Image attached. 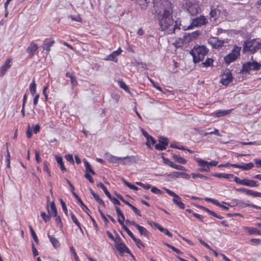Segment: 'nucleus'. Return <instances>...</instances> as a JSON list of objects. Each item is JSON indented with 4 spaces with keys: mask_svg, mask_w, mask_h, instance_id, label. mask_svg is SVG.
<instances>
[{
    "mask_svg": "<svg viewBox=\"0 0 261 261\" xmlns=\"http://www.w3.org/2000/svg\"><path fill=\"white\" fill-rule=\"evenodd\" d=\"M164 11L157 14L159 25L161 31L167 30L168 34L175 33L176 30H180V24L177 21L174 22L172 15V8L168 7L164 8Z\"/></svg>",
    "mask_w": 261,
    "mask_h": 261,
    "instance_id": "nucleus-1",
    "label": "nucleus"
},
{
    "mask_svg": "<svg viewBox=\"0 0 261 261\" xmlns=\"http://www.w3.org/2000/svg\"><path fill=\"white\" fill-rule=\"evenodd\" d=\"M29 229L30 230L31 236H32L33 239H34V241L36 243H38L39 240H38V237L31 225L29 226Z\"/></svg>",
    "mask_w": 261,
    "mask_h": 261,
    "instance_id": "nucleus-41",
    "label": "nucleus"
},
{
    "mask_svg": "<svg viewBox=\"0 0 261 261\" xmlns=\"http://www.w3.org/2000/svg\"><path fill=\"white\" fill-rule=\"evenodd\" d=\"M155 5L160 4L161 9L171 7V3L168 0H153Z\"/></svg>",
    "mask_w": 261,
    "mask_h": 261,
    "instance_id": "nucleus-18",
    "label": "nucleus"
},
{
    "mask_svg": "<svg viewBox=\"0 0 261 261\" xmlns=\"http://www.w3.org/2000/svg\"><path fill=\"white\" fill-rule=\"evenodd\" d=\"M183 8L191 15L194 16L197 14L198 13V5L190 1H186L185 3L183 5Z\"/></svg>",
    "mask_w": 261,
    "mask_h": 261,
    "instance_id": "nucleus-7",
    "label": "nucleus"
},
{
    "mask_svg": "<svg viewBox=\"0 0 261 261\" xmlns=\"http://www.w3.org/2000/svg\"><path fill=\"white\" fill-rule=\"evenodd\" d=\"M148 224L150 225L151 227H154L158 228V229H159L160 227H161V226L160 224L152 221H148Z\"/></svg>",
    "mask_w": 261,
    "mask_h": 261,
    "instance_id": "nucleus-62",
    "label": "nucleus"
},
{
    "mask_svg": "<svg viewBox=\"0 0 261 261\" xmlns=\"http://www.w3.org/2000/svg\"><path fill=\"white\" fill-rule=\"evenodd\" d=\"M73 196L75 197L76 199L79 202L82 210L85 211L87 214H89V212H90L89 208L86 206L84 203L83 202L81 198L76 194V193H73Z\"/></svg>",
    "mask_w": 261,
    "mask_h": 261,
    "instance_id": "nucleus-20",
    "label": "nucleus"
},
{
    "mask_svg": "<svg viewBox=\"0 0 261 261\" xmlns=\"http://www.w3.org/2000/svg\"><path fill=\"white\" fill-rule=\"evenodd\" d=\"M246 231L250 234H257L259 235H261V230H258L255 227H246Z\"/></svg>",
    "mask_w": 261,
    "mask_h": 261,
    "instance_id": "nucleus-32",
    "label": "nucleus"
},
{
    "mask_svg": "<svg viewBox=\"0 0 261 261\" xmlns=\"http://www.w3.org/2000/svg\"><path fill=\"white\" fill-rule=\"evenodd\" d=\"M173 202L179 208L181 209L185 208V204L181 202V198L179 196L177 195L175 198H173Z\"/></svg>",
    "mask_w": 261,
    "mask_h": 261,
    "instance_id": "nucleus-26",
    "label": "nucleus"
},
{
    "mask_svg": "<svg viewBox=\"0 0 261 261\" xmlns=\"http://www.w3.org/2000/svg\"><path fill=\"white\" fill-rule=\"evenodd\" d=\"M227 12L222 4L213 5L211 7L210 13V18H213L214 20L220 17L226 16Z\"/></svg>",
    "mask_w": 261,
    "mask_h": 261,
    "instance_id": "nucleus-3",
    "label": "nucleus"
},
{
    "mask_svg": "<svg viewBox=\"0 0 261 261\" xmlns=\"http://www.w3.org/2000/svg\"><path fill=\"white\" fill-rule=\"evenodd\" d=\"M124 160L120 162L122 165H125L130 162H136V157L135 156H126L125 157H117L112 155L110 158V161L113 163H116L118 161Z\"/></svg>",
    "mask_w": 261,
    "mask_h": 261,
    "instance_id": "nucleus-10",
    "label": "nucleus"
},
{
    "mask_svg": "<svg viewBox=\"0 0 261 261\" xmlns=\"http://www.w3.org/2000/svg\"><path fill=\"white\" fill-rule=\"evenodd\" d=\"M115 208L118 217V221L120 225H122L125 220L124 216L119 207L116 206Z\"/></svg>",
    "mask_w": 261,
    "mask_h": 261,
    "instance_id": "nucleus-22",
    "label": "nucleus"
},
{
    "mask_svg": "<svg viewBox=\"0 0 261 261\" xmlns=\"http://www.w3.org/2000/svg\"><path fill=\"white\" fill-rule=\"evenodd\" d=\"M30 92L32 95H34L36 91V84L35 80L33 79L32 83L30 85Z\"/></svg>",
    "mask_w": 261,
    "mask_h": 261,
    "instance_id": "nucleus-40",
    "label": "nucleus"
},
{
    "mask_svg": "<svg viewBox=\"0 0 261 261\" xmlns=\"http://www.w3.org/2000/svg\"><path fill=\"white\" fill-rule=\"evenodd\" d=\"M234 181L240 185L248 186L250 187H258V186L257 182L255 180L248 179L247 178L241 179L236 176L234 177Z\"/></svg>",
    "mask_w": 261,
    "mask_h": 261,
    "instance_id": "nucleus-11",
    "label": "nucleus"
},
{
    "mask_svg": "<svg viewBox=\"0 0 261 261\" xmlns=\"http://www.w3.org/2000/svg\"><path fill=\"white\" fill-rule=\"evenodd\" d=\"M261 68V64L257 62L252 60V61L247 62L242 65V68L240 71L242 73H249L250 71H258Z\"/></svg>",
    "mask_w": 261,
    "mask_h": 261,
    "instance_id": "nucleus-4",
    "label": "nucleus"
},
{
    "mask_svg": "<svg viewBox=\"0 0 261 261\" xmlns=\"http://www.w3.org/2000/svg\"><path fill=\"white\" fill-rule=\"evenodd\" d=\"M47 236L54 248L57 249L60 247V243L56 238L50 235L49 233H47Z\"/></svg>",
    "mask_w": 261,
    "mask_h": 261,
    "instance_id": "nucleus-25",
    "label": "nucleus"
},
{
    "mask_svg": "<svg viewBox=\"0 0 261 261\" xmlns=\"http://www.w3.org/2000/svg\"><path fill=\"white\" fill-rule=\"evenodd\" d=\"M201 34L200 31H196L192 33H188L185 34L184 36V40L186 42H189L196 38H197Z\"/></svg>",
    "mask_w": 261,
    "mask_h": 261,
    "instance_id": "nucleus-15",
    "label": "nucleus"
},
{
    "mask_svg": "<svg viewBox=\"0 0 261 261\" xmlns=\"http://www.w3.org/2000/svg\"><path fill=\"white\" fill-rule=\"evenodd\" d=\"M241 47L236 45L233 46L231 51L224 57L225 63L227 65L230 64L231 62L236 61L240 56V51Z\"/></svg>",
    "mask_w": 261,
    "mask_h": 261,
    "instance_id": "nucleus-5",
    "label": "nucleus"
},
{
    "mask_svg": "<svg viewBox=\"0 0 261 261\" xmlns=\"http://www.w3.org/2000/svg\"><path fill=\"white\" fill-rule=\"evenodd\" d=\"M55 43V41L51 39H46L44 41L43 48L47 51L50 50V47Z\"/></svg>",
    "mask_w": 261,
    "mask_h": 261,
    "instance_id": "nucleus-19",
    "label": "nucleus"
},
{
    "mask_svg": "<svg viewBox=\"0 0 261 261\" xmlns=\"http://www.w3.org/2000/svg\"><path fill=\"white\" fill-rule=\"evenodd\" d=\"M213 60L211 58H207L206 61L204 62H202L201 64V66H202L203 67H208L210 66H213Z\"/></svg>",
    "mask_w": 261,
    "mask_h": 261,
    "instance_id": "nucleus-35",
    "label": "nucleus"
},
{
    "mask_svg": "<svg viewBox=\"0 0 261 261\" xmlns=\"http://www.w3.org/2000/svg\"><path fill=\"white\" fill-rule=\"evenodd\" d=\"M133 240L136 243L138 248H141V247H145L144 244L140 239H137L135 237V238H134Z\"/></svg>",
    "mask_w": 261,
    "mask_h": 261,
    "instance_id": "nucleus-47",
    "label": "nucleus"
},
{
    "mask_svg": "<svg viewBox=\"0 0 261 261\" xmlns=\"http://www.w3.org/2000/svg\"><path fill=\"white\" fill-rule=\"evenodd\" d=\"M231 111L232 109L227 110H218L215 112L214 114L217 117H220L229 114Z\"/></svg>",
    "mask_w": 261,
    "mask_h": 261,
    "instance_id": "nucleus-30",
    "label": "nucleus"
},
{
    "mask_svg": "<svg viewBox=\"0 0 261 261\" xmlns=\"http://www.w3.org/2000/svg\"><path fill=\"white\" fill-rule=\"evenodd\" d=\"M192 176L193 178L199 177V178H202L204 180H206L208 178V177L207 176H205L202 174H200L199 173H193V174H192Z\"/></svg>",
    "mask_w": 261,
    "mask_h": 261,
    "instance_id": "nucleus-50",
    "label": "nucleus"
},
{
    "mask_svg": "<svg viewBox=\"0 0 261 261\" xmlns=\"http://www.w3.org/2000/svg\"><path fill=\"white\" fill-rule=\"evenodd\" d=\"M56 159L57 163L60 166L61 171L63 172H65L66 171V169L64 166V164L62 158L61 156H56Z\"/></svg>",
    "mask_w": 261,
    "mask_h": 261,
    "instance_id": "nucleus-28",
    "label": "nucleus"
},
{
    "mask_svg": "<svg viewBox=\"0 0 261 261\" xmlns=\"http://www.w3.org/2000/svg\"><path fill=\"white\" fill-rule=\"evenodd\" d=\"M167 177L173 179H175L179 177L185 179H189L190 178V175L186 172L174 171L168 174Z\"/></svg>",
    "mask_w": 261,
    "mask_h": 261,
    "instance_id": "nucleus-14",
    "label": "nucleus"
},
{
    "mask_svg": "<svg viewBox=\"0 0 261 261\" xmlns=\"http://www.w3.org/2000/svg\"><path fill=\"white\" fill-rule=\"evenodd\" d=\"M165 245L169 248L171 249L173 251L176 252L177 254H181V252L178 249L175 248V247L171 246L167 243L165 244Z\"/></svg>",
    "mask_w": 261,
    "mask_h": 261,
    "instance_id": "nucleus-52",
    "label": "nucleus"
},
{
    "mask_svg": "<svg viewBox=\"0 0 261 261\" xmlns=\"http://www.w3.org/2000/svg\"><path fill=\"white\" fill-rule=\"evenodd\" d=\"M71 19L73 21H77V22H82V18L79 15H76V16H73V15H71L70 16Z\"/></svg>",
    "mask_w": 261,
    "mask_h": 261,
    "instance_id": "nucleus-60",
    "label": "nucleus"
},
{
    "mask_svg": "<svg viewBox=\"0 0 261 261\" xmlns=\"http://www.w3.org/2000/svg\"><path fill=\"white\" fill-rule=\"evenodd\" d=\"M136 184L144 188L145 189H149L151 188V186L149 184L145 185L141 182H137Z\"/></svg>",
    "mask_w": 261,
    "mask_h": 261,
    "instance_id": "nucleus-58",
    "label": "nucleus"
},
{
    "mask_svg": "<svg viewBox=\"0 0 261 261\" xmlns=\"http://www.w3.org/2000/svg\"><path fill=\"white\" fill-rule=\"evenodd\" d=\"M254 167V164L251 163H248L245 164L244 165H241V169L244 170H248L249 169H251Z\"/></svg>",
    "mask_w": 261,
    "mask_h": 261,
    "instance_id": "nucleus-39",
    "label": "nucleus"
},
{
    "mask_svg": "<svg viewBox=\"0 0 261 261\" xmlns=\"http://www.w3.org/2000/svg\"><path fill=\"white\" fill-rule=\"evenodd\" d=\"M243 52H250L251 54H254L258 50L257 42L255 39L247 40L243 44Z\"/></svg>",
    "mask_w": 261,
    "mask_h": 261,
    "instance_id": "nucleus-6",
    "label": "nucleus"
},
{
    "mask_svg": "<svg viewBox=\"0 0 261 261\" xmlns=\"http://www.w3.org/2000/svg\"><path fill=\"white\" fill-rule=\"evenodd\" d=\"M48 214L51 216L57 217V210L56 207L55 203L54 201H52L50 203V210L47 209Z\"/></svg>",
    "mask_w": 261,
    "mask_h": 261,
    "instance_id": "nucleus-24",
    "label": "nucleus"
},
{
    "mask_svg": "<svg viewBox=\"0 0 261 261\" xmlns=\"http://www.w3.org/2000/svg\"><path fill=\"white\" fill-rule=\"evenodd\" d=\"M66 76L70 78V83L73 87L76 86L77 85V82L73 72H67L66 73Z\"/></svg>",
    "mask_w": 261,
    "mask_h": 261,
    "instance_id": "nucleus-23",
    "label": "nucleus"
},
{
    "mask_svg": "<svg viewBox=\"0 0 261 261\" xmlns=\"http://www.w3.org/2000/svg\"><path fill=\"white\" fill-rule=\"evenodd\" d=\"M137 229L141 236H143L147 238L149 237V233L145 227L139 225Z\"/></svg>",
    "mask_w": 261,
    "mask_h": 261,
    "instance_id": "nucleus-31",
    "label": "nucleus"
},
{
    "mask_svg": "<svg viewBox=\"0 0 261 261\" xmlns=\"http://www.w3.org/2000/svg\"><path fill=\"white\" fill-rule=\"evenodd\" d=\"M206 19L204 16L200 15L192 20L190 24L187 28L183 27L184 30L192 29L194 27H199L206 23Z\"/></svg>",
    "mask_w": 261,
    "mask_h": 261,
    "instance_id": "nucleus-8",
    "label": "nucleus"
},
{
    "mask_svg": "<svg viewBox=\"0 0 261 261\" xmlns=\"http://www.w3.org/2000/svg\"><path fill=\"white\" fill-rule=\"evenodd\" d=\"M213 176L220 178H224L226 179H229L234 177L233 174L226 173H214L213 174Z\"/></svg>",
    "mask_w": 261,
    "mask_h": 261,
    "instance_id": "nucleus-27",
    "label": "nucleus"
},
{
    "mask_svg": "<svg viewBox=\"0 0 261 261\" xmlns=\"http://www.w3.org/2000/svg\"><path fill=\"white\" fill-rule=\"evenodd\" d=\"M249 203H246L242 200H239L238 202V206L239 207L243 208V207L249 206Z\"/></svg>",
    "mask_w": 261,
    "mask_h": 261,
    "instance_id": "nucleus-54",
    "label": "nucleus"
},
{
    "mask_svg": "<svg viewBox=\"0 0 261 261\" xmlns=\"http://www.w3.org/2000/svg\"><path fill=\"white\" fill-rule=\"evenodd\" d=\"M172 168L175 169H177V170H181V171H185L186 170V168L185 167L181 166V165H176V164H173V166L172 167Z\"/></svg>",
    "mask_w": 261,
    "mask_h": 261,
    "instance_id": "nucleus-63",
    "label": "nucleus"
},
{
    "mask_svg": "<svg viewBox=\"0 0 261 261\" xmlns=\"http://www.w3.org/2000/svg\"><path fill=\"white\" fill-rule=\"evenodd\" d=\"M156 143L155 140L151 136L148 137V139H147V142H146V145L148 148L151 147V144L154 145Z\"/></svg>",
    "mask_w": 261,
    "mask_h": 261,
    "instance_id": "nucleus-38",
    "label": "nucleus"
},
{
    "mask_svg": "<svg viewBox=\"0 0 261 261\" xmlns=\"http://www.w3.org/2000/svg\"><path fill=\"white\" fill-rule=\"evenodd\" d=\"M38 48V46L37 44L31 42L30 46L27 48V52L29 54L30 57H33Z\"/></svg>",
    "mask_w": 261,
    "mask_h": 261,
    "instance_id": "nucleus-17",
    "label": "nucleus"
},
{
    "mask_svg": "<svg viewBox=\"0 0 261 261\" xmlns=\"http://www.w3.org/2000/svg\"><path fill=\"white\" fill-rule=\"evenodd\" d=\"M97 186L98 187H99V188H101L103 190V191L105 194L106 195V196L108 198H110V196L111 195V194L108 191V190L107 189L106 187L105 186V185L102 182L98 183L97 184Z\"/></svg>",
    "mask_w": 261,
    "mask_h": 261,
    "instance_id": "nucleus-36",
    "label": "nucleus"
},
{
    "mask_svg": "<svg viewBox=\"0 0 261 261\" xmlns=\"http://www.w3.org/2000/svg\"><path fill=\"white\" fill-rule=\"evenodd\" d=\"M154 148L158 150H164L166 149V147L160 143H158L155 145Z\"/></svg>",
    "mask_w": 261,
    "mask_h": 261,
    "instance_id": "nucleus-55",
    "label": "nucleus"
},
{
    "mask_svg": "<svg viewBox=\"0 0 261 261\" xmlns=\"http://www.w3.org/2000/svg\"><path fill=\"white\" fill-rule=\"evenodd\" d=\"M117 56L115 55V54L113 52L112 54H111L110 55H109L106 60H109V61H114L115 62H117Z\"/></svg>",
    "mask_w": 261,
    "mask_h": 261,
    "instance_id": "nucleus-45",
    "label": "nucleus"
},
{
    "mask_svg": "<svg viewBox=\"0 0 261 261\" xmlns=\"http://www.w3.org/2000/svg\"><path fill=\"white\" fill-rule=\"evenodd\" d=\"M232 80V76L230 71L228 70H225L221 75L220 82L222 85L227 86Z\"/></svg>",
    "mask_w": 261,
    "mask_h": 261,
    "instance_id": "nucleus-12",
    "label": "nucleus"
},
{
    "mask_svg": "<svg viewBox=\"0 0 261 261\" xmlns=\"http://www.w3.org/2000/svg\"><path fill=\"white\" fill-rule=\"evenodd\" d=\"M65 159L67 161L70 162L72 164H74V160L72 154H68L65 155Z\"/></svg>",
    "mask_w": 261,
    "mask_h": 261,
    "instance_id": "nucleus-64",
    "label": "nucleus"
},
{
    "mask_svg": "<svg viewBox=\"0 0 261 261\" xmlns=\"http://www.w3.org/2000/svg\"><path fill=\"white\" fill-rule=\"evenodd\" d=\"M136 2L140 5L141 9H146L148 6L147 0H136Z\"/></svg>",
    "mask_w": 261,
    "mask_h": 261,
    "instance_id": "nucleus-33",
    "label": "nucleus"
},
{
    "mask_svg": "<svg viewBox=\"0 0 261 261\" xmlns=\"http://www.w3.org/2000/svg\"><path fill=\"white\" fill-rule=\"evenodd\" d=\"M172 157L174 160L178 163L186 164L187 162L186 160L184 159L179 155L173 153Z\"/></svg>",
    "mask_w": 261,
    "mask_h": 261,
    "instance_id": "nucleus-29",
    "label": "nucleus"
},
{
    "mask_svg": "<svg viewBox=\"0 0 261 261\" xmlns=\"http://www.w3.org/2000/svg\"><path fill=\"white\" fill-rule=\"evenodd\" d=\"M117 83L120 86V88L124 90L126 92H129V90L128 87L126 85L124 82H123L122 80H118L117 81Z\"/></svg>",
    "mask_w": 261,
    "mask_h": 261,
    "instance_id": "nucleus-34",
    "label": "nucleus"
},
{
    "mask_svg": "<svg viewBox=\"0 0 261 261\" xmlns=\"http://www.w3.org/2000/svg\"><path fill=\"white\" fill-rule=\"evenodd\" d=\"M122 227V228L126 231V232L127 233L128 236L133 240L134 238H135V237L133 234V233L132 232V231L124 224V223H123L122 225H121Z\"/></svg>",
    "mask_w": 261,
    "mask_h": 261,
    "instance_id": "nucleus-44",
    "label": "nucleus"
},
{
    "mask_svg": "<svg viewBox=\"0 0 261 261\" xmlns=\"http://www.w3.org/2000/svg\"><path fill=\"white\" fill-rule=\"evenodd\" d=\"M56 217V220H55L56 223H57V225H59V226L61 228H62L63 227V224L62 223V221H61L60 217L58 216V215H57V217Z\"/></svg>",
    "mask_w": 261,
    "mask_h": 261,
    "instance_id": "nucleus-61",
    "label": "nucleus"
},
{
    "mask_svg": "<svg viewBox=\"0 0 261 261\" xmlns=\"http://www.w3.org/2000/svg\"><path fill=\"white\" fill-rule=\"evenodd\" d=\"M159 143L167 147L168 145L169 142L168 139L167 138L164 137H160L158 140Z\"/></svg>",
    "mask_w": 261,
    "mask_h": 261,
    "instance_id": "nucleus-37",
    "label": "nucleus"
},
{
    "mask_svg": "<svg viewBox=\"0 0 261 261\" xmlns=\"http://www.w3.org/2000/svg\"><path fill=\"white\" fill-rule=\"evenodd\" d=\"M195 160L200 167H207L208 169H210V166H216L218 164V162L216 161H212L210 162H208L199 158H196Z\"/></svg>",
    "mask_w": 261,
    "mask_h": 261,
    "instance_id": "nucleus-13",
    "label": "nucleus"
},
{
    "mask_svg": "<svg viewBox=\"0 0 261 261\" xmlns=\"http://www.w3.org/2000/svg\"><path fill=\"white\" fill-rule=\"evenodd\" d=\"M208 51V49L205 46L196 45L190 51V54L193 57V62L199 63L203 60Z\"/></svg>",
    "mask_w": 261,
    "mask_h": 261,
    "instance_id": "nucleus-2",
    "label": "nucleus"
},
{
    "mask_svg": "<svg viewBox=\"0 0 261 261\" xmlns=\"http://www.w3.org/2000/svg\"><path fill=\"white\" fill-rule=\"evenodd\" d=\"M95 200L100 204L105 206V204L104 201L99 197L98 195H97L94 197Z\"/></svg>",
    "mask_w": 261,
    "mask_h": 261,
    "instance_id": "nucleus-56",
    "label": "nucleus"
},
{
    "mask_svg": "<svg viewBox=\"0 0 261 261\" xmlns=\"http://www.w3.org/2000/svg\"><path fill=\"white\" fill-rule=\"evenodd\" d=\"M70 216L73 222L78 226V227L80 229L81 231H82L81 224L79 222L78 220L77 219L75 215L72 213V212H70Z\"/></svg>",
    "mask_w": 261,
    "mask_h": 261,
    "instance_id": "nucleus-42",
    "label": "nucleus"
},
{
    "mask_svg": "<svg viewBox=\"0 0 261 261\" xmlns=\"http://www.w3.org/2000/svg\"><path fill=\"white\" fill-rule=\"evenodd\" d=\"M130 208L132 209V210L134 211V212L135 213L136 215L139 216H142V214H141L140 211L136 207H135V206L132 205L130 206Z\"/></svg>",
    "mask_w": 261,
    "mask_h": 261,
    "instance_id": "nucleus-59",
    "label": "nucleus"
},
{
    "mask_svg": "<svg viewBox=\"0 0 261 261\" xmlns=\"http://www.w3.org/2000/svg\"><path fill=\"white\" fill-rule=\"evenodd\" d=\"M60 202H61L62 209H63L64 213L66 215H67L68 210H67V208L66 207L65 202L62 199H60Z\"/></svg>",
    "mask_w": 261,
    "mask_h": 261,
    "instance_id": "nucleus-53",
    "label": "nucleus"
},
{
    "mask_svg": "<svg viewBox=\"0 0 261 261\" xmlns=\"http://www.w3.org/2000/svg\"><path fill=\"white\" fill-rule=\"evenodd\" d=\"M164 163L169 166L170 167H172L173 166V163L170 161L168 159L163 157V158Z\"/></svg>",
    "mask_w": 261,
    "mask_h": 261,
    "instance_id": "nucleus-57",
    "label": "nucleus"
},
{
    "mask_svg": "<svg viewBox=\"0 0 261 261\" xmlns=\"http://www.w3.org/2000/svg\"><path fill=\"white\" fill-rule=\"evenodd\" d=\"M41 217L45 222H47L49 221L51 216L49 214L47 215L45 212H42Z\"/></svg>",
    "mask_w": 261,
    "mask_h": 261,
    "instance_id": "nucleus-48",
    "label": "nucleus"
},
{
    "mask_svg": "<svg viewBox=\"0 0 261 261\" xmlns=\"http://www.w3.org/2000/svg\"><path fill=\"white\" fill-rule=\"evenodd\" d=\"M162 232L165 233L169 237H172V234L166 228H163L162 226L160 227L159 229Z\"/></svg>",
    "mask_w": 261,
    "mask_h": 261,
    "instance_id": "nucleus-46",
    "label": "nucleus"
},
{
    "mask_svg": "<svg viewBox=\"0 0 261 261\" xmlns=\"http://www.w3.org/2000/svg\"><path fill=\"white\" fill-rule=\"evenodd\" d=\"M151 191L154 193V194H158V195H161L163 194V192L158 189L156 187H152L151 188Z\"/></svg>",
    "mask_w": 261,
    "mask_h": 261,
    "instance_id": "nucleus-51",
    "label": "nucleus"
},
{
    "mask_svg": "<svg viewBox=\"0 0 261 261\" xmlns=\"http://www.w3.org/2000/svg\"><path fill=\"white\" fill-rule=\"evenodd\" d=\"M84 164L86 167V173H88L91 170H92L89 163L86 160H84Z\"/></svg>",
    "mask_w": 261,
    "mask_h": 261,
    "instance_id": "nucleus-49",
    "label": "nucleus"
},
{
    "mask_svg": "<svg viewBox=\"0 0 261 261\" xmlns=\"http://www.w3.org/2000/svg\"><path fill=\"white\" fill-rule=\"evenodd\" d=\"M12 60L11 59H8L5 62L4 64L0 68V76H3L6 72L11 67Z\"/></svg>",
    "mask_w": 261,
    "mask_h": 261,
    "instance_id": "nucleus-16",
    "label": "nucleus"
},
{
    "mask_svg": "<svg viewBox=\"0 0 261 261\" xmlns=\"http://www.w3.org/2000/svg\"><path fill=\"white\" fill-rule=\"evenodd\" d=\"M115 247L120 253L123 254L124 252H126L128 254H130V250L127 247L118 234L115 240Z\"/></svg>",
    "mask_w": 261,
    "mask_h": 261,
    "instance_id": "nucleus-9",
    "label": "nucleus"
},
{
    "mask_svg": "<svg viewBox=\"0 0 261 261\" xmlns=\"http://www.w3.org/2000/svg\"><path fill=\"white\" fill-rule=\"evenodd\" d=\"M115 208L118 217V221L120 225H122L125 220L124 216L119 207L116 206Z\"/></svg>",
    "mask_w": 261,
    "mask_h": 261,
    "instance_id": "nucleus-21",
    "label": "nucleus"
},
{
    "mask_svg": "<svg viewBox=\"0 0 261 261\" xmlns=\"http://www.w3.org/2000/svg\"><path fill=\"white\" fill-rule=\"evenodd\" d=\"M224 43V41L217 39L215 40L214 46L215 48H219L223 45Z\"/></svg>",
    "mask_w": 261,
    "mask_h": 261,
    "instance_id": "nucleus-43",
    "label": "nucleus"
}]
</instances>
